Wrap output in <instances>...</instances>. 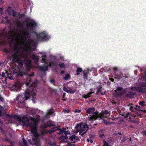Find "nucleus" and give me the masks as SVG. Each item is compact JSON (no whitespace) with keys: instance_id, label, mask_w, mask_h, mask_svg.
Listing matches in <instances>:
<instances>
[{"instance_id":"52","label":"nucleus","mask_w":146,"mask_h":146,"mask_svg":"<svg viewBox=\"0 0 146 146\" xmlns=\"http://www.w3.org/2000/svg\"><path fill=\"white\" fill-rule=\"evenodd\" d=\"M90 142L91 143H92V142H93V141H92V140H91L90 141Z\"/></svg>"},{"instance_id":"46","label":"nucleus","mask_w":146,"mask_h":146,"mask_svg":"<svg viewBox=\"0 0 146 146\" xmlns=\"http://www.w3.org/2000/svg\"><path fill=\"white\" fill-rule=\"evenodd\" d=\"M61 73L62 74H63L64 73V71L62 70V71H61Z\"/></svg>"},{"instance_id":"27","label":"nucleus","mask_w":146,"mask_h":146,"mask_svg":"<svg viewBox=\"0 0 146 146\" xmlns=\"http://www.w3.org/2000/svg\"><path fill=\"white\" fill-rule=\"evenodd\" d=\"M23 143L25 145V146H27V142L23 138Z\"/></svg>"},{"instance_id":"33","label":"nucleus","mask_w":146,"mask_h":146,"mask_svg":"<svg viewBox=\"0 0 146 146\" xmlns=\"http://www.w3.org/2000/svg\"><path fill=\"white\" fill-rule=\"evenodd\" d=\"M0 101L1 102H4V99L3 98H2V97H1L0 96Z\"/></svg>"},{"instance_id":"64","label":"nucleus","mask_w":146,"mask_h":146,"mask_svg":"<svg viewBox=\"0 0 146 146\" xmlns=\"http://www.w3.org/2000/svg\"><path fill=\"white\" fill-rule=\"evenodd\" d=\"M115 92H116V91H116V90H115Z\"/></svg>"},{"instance_id":"56","label":"nucleus","mask_w":146,"mask_h":146,"mask_svg":"<svg viewBox=\"0 0 146 146\" xmlns=\"http://www.w3.org/2000/svg\"><path fill=\"white\" fill-rule=\"evenodd\" d=\"M103 136V135H101L100 136V137H102Z\"/></svg>"},{"instance_id":"5","label":"nucleus","mask_w":146,"mask_h":146,"mask_svg":"<svg viewBox=\"0 0 146 146\" xmlns=\"http://www.w3.org/2000/svg\"><path fill=\"white\" fill-rule=\"evenodd\" d=\"M95 109L94 108H90L88 109L86 112L89 113H92V115H90L88 117V119L90 121L95 120L98 117L99 113L97 112H95Z\"/></svg>"},{"instance_id":"35","label":"nucleus","mask_w":146,"mask_h":146,"mask_svg":"<svg viewBox=\"0 0 146 146\" xmlns=\"http://www.w3.org/2000/svg\"><path fill=\"white\" fill-rule=\"evenodd\" d=\"M50 145L51 146H57V145L55 143H52Z\"/></svg>"},{"instance_id":"4","label":"nucleus","mask_w":146,"mask_h":146,"mask_svg":"<svg viewBox=\"0 0 146 146\" xmlns=\"http://www.w3.org/2000/svg\"><path fill=\"white\" fill-rule=\"evenodd\" d=\"M57 130H59L60 132L59 133H58V134H61L64 133L65 135L64 136L63 135L61 136L59 138L60 139H68V137L66 135L69 134V133L68 131H65L66 129L65 128H63L62 129H61L56 126H54L51 129L49 130H48V132L50 133H51Z\"/></svg>"},{"instance_id":"21","label":"nucleus","mask_w":146,"mask_h":146,"mask_svg":"<svg viewBox=\"0 0 146 146\" xmlns=\"http://www.w3.org/2000/svg\"><path fill=\"white\" fill-rule=\"evenodd\" d=\"M104 92L100 93L101 92H97L96 93V95H100V94H101L102 95H103L105 93V92Z\"/></svg>"},{"instance_id":"26","label":"nucleus","mask_w":146,"mask_h":146,"mask_svg":"<svg viewBox=\"0 0 146 146\" xmlns=\"http://www.w3.org/2000/svg\"><path fill=\"white\" fill-rule=\"evenodd\" d=\"M143 79L146 81V72H145L143 76Z\"/></svg>"},{"instance_id":"50","label":"nucleus","mask_w":146,"mask_h":146,"mask_svg":"<svg viewBox=\"0 0 146 146\" xmlns=\"http://www.w3.org/2000/svg\"><path fill=\"white\" fill-rule=\"evenodd\" d=\"M87 140L88 142H89L90 141V139H87Z\"/></svg>"},{"instance_id":"42","label":"nucleus","mask_w":146,"mask_h":146,"mask_svg":"<svg viewBox=\"0 0 146 146\" xmlns=\"http://www.w3.org/2000/svg\"><path fill=\"white\" fill-rule=\"evenodd\" d=\"M131 122L132 123H134L136 122V121L135 120H131Z\"/></svg>"},{"instance_id":"47","label":"nucleus","mask_w":146,"mask_h":146,"mask_svg":"<svg viewBox=\"0 0 146 146\" xmlns=\"http://www.w3.org/2000/svg\"><path fill=\"white\" fill-rule=\"evenodd\" d=\"M0 123L2 124H3V123L2 122V121L0 119Z\"/></svg>"},{"instance_id":"58","label":"nucleus","mask_w":146,"mask_h":146,"mask_svg":"<svg viewBox=\"0 0 146 146\" xmlns=\"http://www.w3.org/2000/svg\"><path fill=\"white\" fill-rule=\"evenodd\" d=\"M0 10H2V9H1V8H0Z\"/></svg>"},{"instance_id":"60","label":"nucleus","mask_w":146,"mask_h":146,"mask_svg":"<svg viewBox=\"0 0 146 146\" xmlns=\"http://www.w3.org/2000/svg\"><path fill=\"white\" fill-rule=\"evenodd\" d=\"M113 104H115V102H113Z\"/></svg>"},{"instance_id":"15","label":"nucleus","mask_w":146,"mask_h":146,"mask_svg":"<svg viewBox=\"0 0 146 146\" xmlns=\"http://www.w3.org/2000/svg\"><path fill=\"white\" fill-rule=\"evenodd\" d=\"M134 92H128V93L126 95V96L132 98L134 96Z\"/></svg>"},{"instance_id":"13","label":"nucleus","mask_w":146,"mask_h":146,"mask_svg":"<svg viewBox=\"0 0 146 146\" xmlns=\"http://www.w3.org/2000/svg\"><path fill=\"white\" fill-rule=\"evenodd\" d=\"M125 92H115L113 95L116 97H119L122 96L124 94Z\"/></svg>"},{"instance_id":"48","label":"nucleus","mask_w":146,"mask_h":146,"mask_svg":"<svg viewBox=\"0 0 146 146\" xmlns=\"http://www.w3.org/2000/svg\"><path fill=\"white\" fill-rule=\"evenodd\" d=\"M70 145H72V146H76L75 144H70Z\"/></svg>"},{"instance_id":"8","label":"nucleus","mask_w":146,"mask_h":146,"mask_svg":"<svg viewBox=\"0 0 146 146\" xmlns=\"http://www.w3.org/2000/svg\"><path fill=\"white\" fill-rule=\"evenodd\" d=\"M36 94L35 92H25L24 98L25 100H27L30 96H32L33 98H34Z\"/></svg>"},{"instance_id":"63","label":"nucleus","mask_w":146,"mask_h":146,"mask_svg":"<svg viewBox=\"0 0 146 146\" xmlns=\"http://www.w3.org/2000/svg\"><path fill=\"white\" fill-rule=\"evenodd\" d=\"M145 112H146V110L145 111Z\"/></svg>"},{"instance_id":"12","label":"nucleus","mask_w":146,"mask_h":146,"mask_svg":"<svg viewBox=\"0 0 146 146\" xmlns=\"http://www.w3.org/2000/svg\"><path fill=\"white\" fill-rule=\"evenodd\" d=\"M69 139L72 141V142L75 143L79 140V138L77 136H75L74 135L70 137Z\"/></svg>"},{"instance_id":"25","label":"nucleus","mask_w":146,"mask_h":146,"mask_svg":"<svg viewBox=\"0 0 146 146\" xmlns=\"http://www.w3.org/2000/svg\"><path fill=\"white\" fill-rule=\"evenodd\" d=\"M130 114V113L129 112L127 113L126 114H125V115H124V117L125 118H127L129 116V115Z\"/></svg>"},{"instance_id":"16","label":"nucleus","mask_w":146,"mask_h":146,"mask_svg":"<svg viewBox=\"0 0 146 146\" xmlns=\"http://www.w3.org/2000/svg\"><path fill=\"white\" fill-rule=\"evenodd\" d=\"M5 113V110L1 106L0 109V117H2L3 114Z\"/></svg>"},{"instance_id":"22","label":"nucleus","mask_w":146,"mask_h":146,"mask_svg":"<svg viewBox=\"0 0 146 146\" xmlns=\"http://www.w3.org/2000/svg\"><path fill=\"white\" fill-rule=\"evenodd\" d=\"M70 77V76L69 74H67L65 76V77L64 78V79L65 80H67Z\"/></svg>"},{"instance_id":"28","label":"nucleus","mask_w":146,"mask_h":146,"mask_svg":"<svg viewBox=\"0 0 146 146\" xmlns=\"http://www.w3.org/2000/svg\"><path fill=\"white\" fill-rule=\"evenodd\" d=\"M144 101H141L139 102L140 105L142 106H144Z\"/></svg>"},{"instance_id":"51","label":"nucleus","mask_w":146,"mask_h":146,"mask_svg":"<svg viewBox=\"0 0 146 146\" xmlns=\"http://www.w3.org/2000/svg\"><path fill=\"white\" fill-rule=\"evenodd\" d=\"M129 118L130 119H132V118L131 117L129 116Z\"/></svg>"},{"instance_id":"53","label":"nucleus","mask_w":146,"mask_h":146,"mask_svg":"<svg viewBox=\"0 0 146 146\" xmlns=\"http://www.w3.org/2000/svg\"><path fill=\"white\" fill-rule=\"evenodd\" d=\"M64 111L67 112V113H68L69 112L68 111H67L66 110H65Z\"/></svg>"},{"instance_id":"61","label":"nucleus","mask_w":146,"mask_h":146,"mask_svg":"<svg viewBox=\"0 0 146 146\" xmlns=\"http://www.w3.org/2000/svg\"><path fill=\"white\" fill-rule=\"evenodd\" d=\"M135 72H136V71H135Z\"/></svg>"},{"instance_id":"54","label":"nucleus","mask_w":146,"mask_h":146,"mask_svg":"<svg viewBox=\"0 0 146 146\" xmlns=\"http://www.w3.org/2000/svg\"><path fill=\"white\" fill-rule=\"evenodd\" d=\"M118 134L119 135H121V133H118Z\"/></svg>"},{"instance_id":"39","label":"nucleus","mask_w":146,"mask_h":146,"mask_svg":"<svg viewBox=\"0 0 146 146\" xmlns=\"http://www.w3.org/2000/svg\"><path fill=\"white\" fill-rule=\"evenodd\" d=\"M126 139L125 138H123L121 140V142H124L125 141Z\"/></svg>"},{"instance_id":"11","label":"nucleus","mask_w":146,"mask_h":146,"mask_svg":"<svg viewBox=\"0 0 146 146\" xmlns=\"http://www.w3.org/2000/svg\"><path fill=\"white\" fill-rule=\"evenodd\" d=\"M8 13L11 15H12L13 17H15L16 13L15 12L12 10L11 8L9 7L7 9Z\"/></svg>"},{"instance_id":"38","label":"nucleus","mask_w":146,"mask_h":146,"mask_svg":"<svg viewBox=\"0 0 146 146\" xmlns=\"http://www.w3.org/2000/svg\"><path fill=\"white\" fill-rule=\"evenodd\" d=\"M102 90V87H100V88H98L97 91L99 92Z\"/></svg>"},{"instance_id":"19","label":"nucleus","mask_w":146,"mask_h":146,"mask_svg":"<svg viewBox=\"0 0 146 146\" xmlns=\"http://www.w3.org/2000/svg\"><path fill=\"white\" fill-rule=\"evenodd\" d=\"M82 71V69L81 68H78L77 69L76 74L78 75L79 74V72H81Z\"/></svg>"},{"instance_id":"9","label":"nucleus","mask_w":146,"mask_h":146,"mask_svg":"<svg viewBox=\"0 0 146 146\" xmlns=\"http://www.w3.org/2000/svg\"><path fill=\"white\" fill-rule=\"evenodd\" d=\"M98 117H100L102 119L104 117H108L110 115L109 112L107 111H106L104 112H103L101 114L99 113Z\"/></svg>"},{"instance_id":"62","label":"nucleus","mask_w":146,"mask_h":146,"mask_svg":"<svg viewBox=\"0 0 146 146\" xmlns=\"http://www.w3.org/2000/svg\"><path fill=\"white\" fill-rule=\"evenodd\" d=\"M132 117H133V116H132ZM133 117H134V116H133Z\"/></svg>"},{"instance_id":"2","label":"nucleus","mask_w":146,"mask_h":146,"mask_svg":"<svg viewBox=\"0 0 146 146\" xmlns=\"http://www.w3.org/2000/svg\"><path fill=\"white\" fill-rule=\"evenodd\" d=\"M14 119L20 123L21 125L30 127L31 132L33 134L32 140L31 139L28 140L30 144L31 145L35 144L37 146H40V136L36 132L37 120L27 115L22 117L16 115L14 117Z\"/></svg>"},{"instance_id":"34","label":"nucleus","mask_w":146,"mask_h":146,"mask_svg":"<svg viewBox=\"0 0 146 146\" xmlns=\"http://www.w3.org/2000/svg\"><path fill=\"white\" fill-rule=\"evenodd\" d=\"M142 133L143 135H145V136L146 135V131H143L142 132Z\"/></svg>"},{"instance_id":"37","label":"nucleus","mask_w":146,"mask_h":146,"mask_svg":"<svg viewBox=\"0 0 146 146\" xmlns=\"http://www.w3.org/2000/svg\"><path fill=\"white\" fill-rule=\"evenodd\" d=\"M50 82L52 84H54V80H53V79L51 80H50Z\"/></svg>"},{"instance_id":"49","label":"nucleus","mask_w":146,"mask_h":146,"mask_svg":"<svg viewBox=\"0 0 146 146\" xmlns=\"http://www.w3.org/2000/svg\"><path fill=\"white\" fill-rule=\"evenodd\" d=\"M69 92V93H71L72 94H74V92Z\"/></svg>"},{"instance_id":"36","label":"nucleus","mask_w":146,"mask_h":146,"mask_svg":"<svg viewBox=\"0 0 146 146\" xmlns=\"http://www.w3.org/2000/svg\"><path fill=\"white\" fill-rule=\"evenodd\" d=\"M63 90L64 91H70V90H67L66 88H65V87H64L63 88Z\"/></svg>"},{"instance_id":"10","label":"nucleus","mask_w":146,"mask_h":146,"mask_svg":"<svg viewBox=\"0 0 146 146\" xmlns=\"http://www.w3.org/2000/svg\"><path fill=\"white\" fill-rule=\"evenodd\" d=\"M22 84L19 82H17L15 85L14 86V88H15L16 91L21 90V88L22 86Z\"/></svg>"},{"instance_id":"40","label":"nucleus","mask_w":146,"mask_h":146,"mask_svg":"<svg viewBox=\"0 0 146 146\" xmlns=\"http://www.w3.org/2000/svg\"><path fill=\"white\" fill-rule=\"evenodd\" d=\"M113 70L114 71H117V67H114Z\"/></svg>"},{"instance_id":"59","label":"nucleus","mask_w":146,"mask_h":146,"mask_svg":"<svg viewBox=\"0 0 146 146\" xmlns=\"http://www.w3.org/2000/svg\"><path fill=\"white\" fill-rule=\"evenodd\" d=\"M62 100H65V99H64H64H62Z\"/></svg>"},{"instance_id":"3","label":"nucleus","mask_w":146,"mask_h":146,"mask_svg":"<svg viewBox=\"0 0 146 146\" xmlns=\"http://www.w3.org/2000/svg\"><path fill=\"white\" fill-rule=\"evenodd\" d=\"M42 57V62L44 63V65L39 67V69L41 71H47L48 66H54L56 67L59 66L61 68H65V66L63 63H58L56 60H48L46 59V56L44 53L41 54Z\"/></svg>"},{"instance_id":"31","label":"nucleus","mask_w":146,"mask_h":146,"mask_svg":"<svg viewBox=\"0 0 146 146\" xmlns=\"http://www.w3.org/2000/svg\"><path fill=\"white\" fill-rule=\"evenodd\" d=\"M104 145L105 146H109L107 142L105 141H104Z\"/></svg>"},{"instance_id":"32","label":"nucleus","mask_w":146,"mask_h":146,"mask_svg":"<svg viewBox=\"0 0 146 146\" xmlns=\"http://www.w3.org/2000/svg\"><path fill=\"white\" fill-rule=\"evenodd\" d=\"M135 109L137 110H140V108L139 106H136Z\"/></svg>"},{"instance_id":"17","label":"nucleus","mask_w":146,"mask_h":146,"mask_svg":"<svg viewBox=\"0 0 146 146\" xmlns=\"http://www.w3.org/2000/svg\"><path fill=\"white\" fill-rule=\"evenodd\" d=\"M93 93L94 92H89L86 95H83V97L85 98H87L90 97L91 94Z\"/></svg>"},{"instance_id":"29","label":"nucleus","mask_w":146,"mask_h":146,"mask_svg":"<svg viewBox=\"0 0 146 146\" xmlns=\"http://www.w3.org/2000/svg\"><path fill=\"white\" fill-rule=\"evenodd\" d=\"M44 127H47L50 126H51V124H48V123H46L44 125Z\"/></svg>"},{"instance_id":"41","label":"nucleus","mask_w":146,"mask_h":146,"mask_svg":"<svg viewBox=\"0 0 146 146\" xmlns=\"http://www.w3.org/2000/svg\"><path fill=\"white\" fill-rule=\"evenodd\" d=\"M65 96V93H64L63 94V95L62 96V97L63 98H64Z\"/></svg>"},{"instance_id":"30","label":"nucleus","mask_w":146,"mask_h":146,"mask_svg":"<svg viewBox=\"0 0 146 146\" xmlns=\"http://www.w3.org/2000/svg\"><path fill=\"white\" fill-rule=\"evenodd\" d=\"M88 71H84L83 72V74H84V76H85V77H86V75L87 74Z\"/></svg>"},{"instance_id":"55","label":"nucleus","mask_w":146,"mask_h":146,"mask_svg":"<svg viewBox=\"0 0 146 146\" xmlns=\"http://www.w3.org/2000/svg\"><path fill=\"white\" fill-rule=\"evenodd\" d=\"M129 140L130 141H131V137L130 138H129Z\"/></svg>"},{"instance_id":"44","label":"nucleus","mask_w":146,"mask_h":146,"mask_svg":"<svg viewBox=\"0 0 146 146\" xmlns=\"http://www.w3.org/2000/svg\"><path fill=\"white\" fill-rule=\"evenodd\" d=\"M110 80L112 82H113L114 81V80L113 78H111L110 79Z\"/></svg>"},{"instance_id":"6","label":"nucleus","mask_w":146,"mask_h":146,"mask_svg":"<svg viewBox=\"0 0 146 146\" xmlns=\"http://www.w3.org/2000/svg\"><path fill=\"white\" fill-rule=\"evenodd\" d=\"M86 128L88 129V127L87 125L78 124L76 127V129H77V130L75 131L76 133H77L79 132V134L80 135L82 132L84 131V130Z\"/></svg>"},{"instance_id":"43","label":"nucleus","mask_w":146,"mask_h":146,"mask_svg":"<svg viewBox=\"0 0 146 146\" xmlns=\"http://www.w3.org/2000/svg\"><path fill=\"white\" fill-rule=\"evenodd\" d=\"M133 109V107L132 106H131L129 108L130 110H132Z\"/></svg>"},{"instance_id":"1","label":"nucleus","mask_w":146,"mask_h":146,"mask_svg":"<svg viewBox=\"0 0 146 146\" xmlns=\"http://www.w3.org/2000/svg\"><path fill=\"white\" fill-rule=\"evenodd\" d=\"M27 28L25 29L23 23L17 21V29L14 35H11L8 40L13 47L11 48L6 49L5 52L7 53L11 54L8 59L15 63L17 67L14 72L18 75H25L27 77L25 85L29 87L28 91H33V89L36 86L38 81L35 80L31 84V76H34L33 73L29 74L28 70L32 68L31 60L37 64L38 58L35 55L31 50L32 47L34 48L39 41L47 40L50 38V36L46 32L43 31L36 35L37 39H32L30 37V32L35 33L34 28L36 25V23L31 19L26 20Z\"/></svg>"},{"instance_id":"20","label":"nucleus","mask_w":146,"mask_h":146,"mask_svg":"<svg viewBox=\"0 0 146 146\" xmlns=\"http://www.w3.org/2000/svg\"><path fill=\"white\" fill-rule=\"evenodd\" d=\"M88 129L86 128L85 129V130H84V131L82 132V133H81V134H80L81 135V136L84 137V134L86 132Z\"/></svg>"},{"instance_id":"14","label":"nucleus","mask_w":146,"mask_h":146,"mask_svg":"<svg viewBox=\"0 0 146 146\" xmlns=\"http://www.w3.org/2000/svg\"><path fill=\"white\" fill-rule=\"evenodd\" d=\"M53 111L52 110H49L47 112V114L45 116V118H47L50 116L53 113Z\"/></svg>"},{"instance_id":"18","label":"nucleus","mask_w":146,"mask_h":146,"mask_svg":"<svg viewBox=\"0 0 146 146\" xmlns=\"http://www.w3.org/2000/svg\"><path fill=\"white\" fill-rule=\"evenodd\" d=\"M123 75V74L122 73H120L119 74H115V78L120 79L122 78Z\"/></svg>"},{"instance_id":"7","label":"nucleus","mask_w":146,"mask_h":146,"mask_svg":"<svg viewBox=\"0 0 146 146\" xmlns=\"http://www.w3.org/2000/svg\"><path fill=\"white\" fill-rule=\"evenodd\" d=\"M130 90L132 91H145L146 90V83H141L139 86L138 87H133L130 88Z\"/></svg>"},{"instance_id":"45","label":"nucleus","mask_w":146,"mask_h":146,"mask_svg":"<svg viewBox=\"0 0 146 146\" xmlns=\"http://www.w3.org/2000/svg\"><path fill=\"white\" fill-rule=\"evenodd\" d=\"M80 110H76L75 111V112H78V113H80Z\"/></svg>"},{"instance_id":"23","label":"nucleus","mask_w":146,"mask_h":146,"mask_svg":"<svg viewBox=\"0 0 146 146\" xmlns=\"http://www.w3.org/2000/svg\"><path fill=\"white\" fill-rule=\"evenodd\" d=\"M123 88L121 87H117L116 88L117 90L118 91H120L122 90Z\"/></svg>"},{"instance_id":"57","label":"nucleus","mask_w":146,"mask_h":146,"mask_svg":"<svg viewBox=\"0 0 146 146\" xmlns=\"http://www.w3.org/2000/svg\"><path fill=\"white\" fill-rule=\"evenodd\" d=\"M5 76V75L4 74H3V75H2V76H3L4 77V76Z\"/></svg>"},{"instance_id":"24","label":"nucleus","mask_w":146,"mask_h":146,"mask_svg":"<svg viewBox=\"0 0 146 146\" xmlns=\"http://www.w3.org/2000/svg\"><path fill=\"white\" fill-rule=\"evenodd\" d=\"M5 137H6V138H4L3 139V140L5 141H8V139L7 137V135L5 133Z\"/></svg>"}]
</instances>
